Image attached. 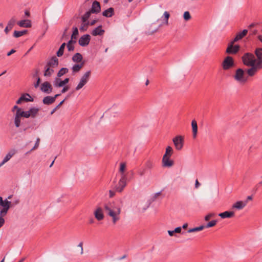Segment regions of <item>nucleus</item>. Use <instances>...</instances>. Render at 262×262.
I'll use <instances>...</instances> for the list:
<instances>
[{
	"mask_svg": "<svg viewBox=\"0 0 262 262\" xmlns=\"http://www.w3.org/2000/svg\"><path fill=\"white\" fill-rule=\"evenodd\" d=\"M103 208L105 214L112 217V223L115 225L120 219V207L116 206L114 202H108L104 204Z\"/></svg>",
	"mask_w": 262,
	"mask_h": 262,
	"instance_id": "f257e3e1",
	"label": "nucleus"
},
{
	"mask_svg": "<svg viewBox=\"0 0 262 262\" xmlns=\"http://www.w3.org/2000/svg\"><path fill=\"white\" fill-rule=\"evenodd\" d=\"M254 54L257 58L256 66L247 70V73L250 77L254 76L259 70L262 69V48H256Z\"/></svg>",
	"mask_w": 262,
	"mask_h": 262,
	"instance_id": "f03ea898",
	"label": "nucleus"
},
{
	"mask_svg": "<svg viewBox=\"0 0 262 262\" xmlns=\"http://www.w3.org/2000/svg\"><path fill=\"white\" fill-rule=\"evenodd\" d=\"M243 63L250 68L256 66V59L254 54L250 53H246L242 57Z\"/></svg>",
	"mask_w": 262,
	"mask_h": 262,
	"instance_id": "7ed1b4c3",
	"label": "nucleus"
},
{
	"mask_svg": "<svg viewBox=\"0 0 262 262\" xmlns=\"http://www.w3.org/2000/svg\"><path fill=\"white\" fill-rule=\"evenodd\" d=\"M91 75V71H88L84 73L80 78V80L76 87V91H78L82 89L89 81Z\"/></svg>",
	"mask_w": 262,
	"mask_h": 262,
	"instance_id": "20e7f679",
	"label": "nucleus"
},
{
	"mask_svg": "<svg viewBox=\"0 0 262 262\" xmlns=\"http://www.w3.org/2000/svg\"><path fill=\"white\" fill-rule=\"evenodd\" d=\"M234 61L233 57L230 56L226 57L222 63V67L224 70L227 71L234 67Z\"/></svg>",
	"mask_w": 262,
	"mask_h": 262,
	"instance_id": "39448f33",
	"label": "nucleus"
},
{
	"mask_svg": "<svg viewBox=\"0 0 262 262\" xmlns=\"http://www.w3.org/2000/svg\"><path fill=\"white\" fill-rule=\"evenodd\" d=\"M11 202L8 201L7 199L5 200H3V198L0 196V206L2 207L1 209L0 213L1 215H6L10 208Z\"/></svg>",
	"mask_w": 262,
	"mask_h": 262,
	"instance_id": "423d86ee",
	"label": "nucleus"
},
{
	"mask_svg": "<svg viewBox=\"0 0 262 262\" xmlns=\"http://www.w3.org/2000/svg\"><path fill=\"white\" fill-rule=\"evenodd\" d=\"M235 41L231 40L228 43L226 53L228 54H235L239 50L240 46L238 45H234Z\"/></svg>",
	"mask_w": 262,
	"mask_h": 262,
	"instance_id": "0eeeda50",
	"label": "nucleus"
},
{
	"mask_svg": "<svg viewBox=\"0 0 262 262\" xmlns=\"http://www.w3.org/2000/svg\"><path fill=\"white\" fill-rule=\"evenodd\" d=\"M126 176L125 174H122L120 179L114 188L117 192H121L126 185Z\"/></svg>",
	"mask_w": 262,
	"mask_h": 262,
	"instance_id": "6e6552de",
	"label": "nucleus"
},
{
	"mask_svg": "<svg viewBox=\"0 0 262 262\" xmlns=\"http://www.w3.org/2000/svg\"><path fill=\"white\" fill-rule=\"evenodd\" d=\"M234 79L238 82L245 83L247 79L245 77L244 71L241 68L237 69L234 76Z\"/></svg>",
	"mask_w": 262,
	"mask_h": 262,
	"instance_id": "1a4fd4ad",
	"label": "nucleus"
},
{
	"mask_svg": "<svg viewBox=\"0 0 262 262\" xmlns=\"http://www.w3.org/2000/svg\"><path fill=\"white\" fill-rule=\"evenodd\" d=\"M173 142L176 148L180 150L183 146V138L181 136H178L173 139Z\"/></svg>",
	"mask_w": 262,
	"mask_h": 262,
	"instance_id": "9d476101",
	"label": "nucleus"
},
{
	"mask_svg": "<svg viewBox=\"0 0 262 262\" xmlns=\"http://www.w3.org/2000/svg\"><path fill=\"white\" fill-rule=\"evenodd\" d=\"M162 166L164 167H170L174 164V162L170 159V157L164 155L162 160Z\"/></svg>",
	"mask_w": 262,
	"mask_h": 262,
	"instance_id": "9b49d317",
	"label": "nucleus"
},
{
	"mask_svg": "<svg viewBox=\"0 0 262 262\" xmlns=\"http://www.w3.org/2000/svg\"><path fill=\"white\" fill-rule=\"evenodd\" d=\"M91 39V36L89 34H85L80 37L78 40L80 46L85 47L89 45Z\"/></svg>",
	"mask_w": 262,
	"mask_h": 262,
	"instance_id": "f8f14e48",
	"label": "nucleus"
},
{
	"mask_svg": "<svg viewBox=\"0 0 262 262\" xmlns=\"http://www.w3.org/2000/svg\"><path fill=\"white\" fill-rule=\"evenodd\" d=\"M52 86L50 82L48 81L44 82L40 86V90L46 94H50L52 92Z\"/></svg>",
	"mask_w": 262,
	"mask_h": 262,
	"instance_id": "ddd939ff",
	"label": "nucleus"
},
{
	"mask_svg": "<svg viewBox=\"0 0 262 262\" xmlns=\"http://www.w3.org/2000/svg\"><path fill=\"white\" fill-rule=\"evenodd\" d=\"M59 78V77L55 78L53 82L54 86L56 88H60L64 86L67 84L70 80L69 78H66L63 80H61Z\"/></svg>",
	"mask_w": 262,
	"mask_h": 262,
	"instance_id": "4468645a",
	"label": "nucleus"
},
{
	"mask_svg": "<svg viewBox=\"0 0 262 262\" xmlns=\"http://www.w3.org/2000/svg\"><path fill=\"white\" fill-rule=\"evenodd\" d=\"M94 215L95 217L98 221H101L103 220L104 216L103 212V209L100 207H98L96 208L95 211H94Z\"/></svg>",
	"mask_w": 262,
	"mask_h": 262,
	"instance_id": "2eb2a0df",
	"label": "nucleus"
},
{
	"mask_svg": "<svg viewBox=\"0 0 262 262\" xmlns=\"http://www.w3.org/2000/svg\"><path fill=\"white\" fill-rule=\"evenodd\" d=\"M101 7L100 3L95 1L92 3V8L91 10H90V12H91L92 13H98L100 11Z\"/></svg>",
	"mask_w": 262,
	"mask_h": 262,
	"instance_id": "dca6fc26",
	"label": "nucleus"
},
{
	"mask_svg": "<svg viewBox=\"0 0 262 262\" xmlns=\"http://www.w3.org/2000/svg\"><path fill=\"white\" fill-rule=\"evenodd\" d=\"M33 101V99L31 98L29 94H25L22 95L21 97L17 100L16 103L19 104H20L22 101L29 102Z\"/></svg>",
	"mask_w": 262,
	"mask_h": 262,
	"instance_id": "f3484780",
	"label": "nucleus"
},
{
	"mask_svg": "<svg viewBox=\"0 0 262 262\" xmlns=\"http://www.w3.org/2000/svg\"><path fill=\"white\" fill-rule=\"evenodd\" d=\"M58 63H59L58 59L56 56H53L48 61L47 66L53 68L55 67H57L58 65Z\"/></svg>",
	"mask_w": 262,
	"mask_h": 262,
	"instance_id": "a211bd4d",
	"label": "nucleus"
},
{
	"mask_svg": "<svg viewBox=\"0 0 262 262\" xmlns=\"http://www.w3.org/2000/svg\"><path fill=\"white\" fill-rule=\"evenodd\" d=\"M247 204V201L245 202L240 201H237L235 203H234L232 206V208H235L238 210H241L244 208Z\"/></svg>",
	"mask_w": 262,
	"mask_h": 262,
	"instance_id": "6ab92c4d",
	"label": "nucleus"
},
{
	"mask_svg": "<svg viewBox=\"0 0 262 262\" xmlns=\"http://www.w3.org/2000/svg\"><path fill=\"white\" fill-rule=\"evenodd\" d=\"M16 23V19L14 17H12L8 23V26L5 29V32L7 34L13 28Z\"/></svg>",
	"mask_w": 262,
	"mask_h": 262,
	"instance_id": "aec40b11",
	"label": "nucleus"
},
{
	"mask_svg": "<svg viewBox=\"0 0 262 262\" xmlns=\"http://www.w3.org/2000/svg\"><path fill=\"white\" fill-rule=\"evenodd\" d=\"M104 33V30L102 29V26H99L94 29L91 32L93 36L102 35Z\"/></svg>",
	"mask_w": 262,
	"mask_h": 262,
	"instance_id": "412c9836",
	"label": "nucleus"
},
{
	"mask_svg": "<svg viewBox=\"0 0 262 262\" xmlns=\"http://www.w3.org/2000/svg\"><path fill=\"white\" fill-rule=\"evenodd\" d=\"M218 215L222 219L231 218L234 216V212L233 211H225L220 213Z\"/></svg>",
	"mask_w": 262,
	"mask_h": 262,
	"instance_id": "4be33fe9",
	"label": "nucleus"
},
{
	"mask_svg": "<svg viewBox=\"0 0 262 262\" xmlns=\"http://www.w3.org/2000/svg\"><path fill=\"white\" fill-rule=\"evenodd\" d=\"M248 33V30L244 29L242 32L238 33L235 38L233 39V41H237L239 40L242 39L244 36L246 35Z\"/></svg>",
	"mask_w": 262,
	"mask_h": 262,
	"instance_id": "5701e85b",
	"label": "nucleus"
},
{
	"mask_svg": "<svg viewBox=\"0 0 262 262\" xmlns=\"http://www.w3.org/2000/svg\"><path fill=\"white\" fill-rule=\"evenodd\" d=\"M21 116L18 112H16L14 115V122L15 126L16 127H19L20 126Z\"/></svg>",
	"mask_w": 262,
	"mask_h": 262,
	"instance_id": "b1692460",
	"label": "nucleus"
},
{
	"mask_svg": "<svg viewBox=\"0 0 262 262\" xmlns=\"http://www.w3.org/2000/svg\"><path fill=\"white\" fill-rule=\"evenodd\" d=\"M17 25L21 27L30 28L31 27V23L30 20L24 19L17 23Z\"/></svg>",
	"mask_w": 262,
	"mask_h": 262,
	"instance_id": "393cba45",
	"label": "nucleus"
},
{
	"mask_svg": "<svg viewBox=\"0 0 262 262\" xmlns=\"http://www.w3.org/2000/svg\"><path fill=\"white\" fill-rule=\"evenodd\" d=\"M84 62H82L80 63L75 64L72 68V70L73 73H78L80 71L84 66Z\"/></svg>",
	"mask_w": 262,
	"mask_h": 262,
	"instance_id": "a878e982",
	"label": "nucleus"
},
{
	"mask_svg": "<svg viewBox=\"0 0 262 262\" xmlns=\"http://www.w3.org/2000/svg\"><path fill=\"white\" fill-rule=\"evenodd\" d=\"M83 57L80 53H77L72 57V60L74 62L80 63L82 62Z\"/></svg>",
	"mask_w": 262,
	"mask_h": 262,
	"instance_id": "bb28decb",
	"label": "nucleus"
},
{
	"mask_svg": "<svg viewBox=\"0 0 262 262\" xmlns=\"http://www.w3.org/2000/svg\"><path fill=\"white\" fill-rule=\"evenodd\" d=\"M54 98H52V96H47L43 98L42 100V102L44 104L46 105H50L54 102Z\"/></svg>",
	"mask_w": 262,
	"mask_h": 262,
	"instance_id": "cd10ccee",
	"label": "nucleus"
},
{
	"mask_svg": "<svg viewBox=\"0 0 262 262\" xmlns=\"http://www.w3.org/2000/svg\"><path fill=\"white\" fill-rule=\"evenodd\" d=\"M191 126L192 128L193 137L195 138L198 133V125L195 120H193L191 122Z\"/></svg>",
	"mask_w": 262,
	"mask_h": 262,
	"instance_id": "c85d7f7f",
	"label": "nucleus"
},
{
	"mask_svg": "<svg viewBox=\"0 0 262 262\" xmlns=\"http://www.w3.org/2000/svg\"><path fill=\"white\" fill-rule=\"evenodd\" d=\"M15 151H9L6 156L4 158L3 161L2 162V164L4 165L5 163L8 162L12 157V156L15 154Z\"/></svg>",
	"mask_w": 262,
	"mask_h": 262,
	"instance_id": "c756f323",
	"label": "nucleus"
},
{
	"mask_svg": "<svg viewBox=\"0 0 262 262\" xmlns=\"http://www.w3.org/2000/svg\"><path fill=\"white\" fill-rule=\"evenodd\" d=\"M114 14V9L113 8H110L107 10H105L103 12V16L106 17H112Z\"/></svg>",
	"mask_w": 262,
	"mask_h": 262,
	"instance_id": "7c9ffc66",
	"label": "nucleus"
},
{
	"mask_svg": "<svg viewBox=\"0 0 262 262\" xmlns=\"http://www.w3.org/2000/svg\"><path fill=\"white\" fill-rule=\"evenodd\" d=\"M54 72V71L53 70L52 68H51L47 65L46 66L45 71L44 72L45 76H46V77L50 76Z\"/></svg>",
	"mask_w": 262,
	"mask_h": 262,
	"instance_id": "2f4dec72",
	"label": "nucleus"
},
{
	"mask_svg": "<svg viewBox=\"0 0 262 262\" xmlns=\"http://www.w3.org/2000/svg\"><path fill=\"white\" fill-rule=\"evenodd\" d=\"M66 46V43L65 42L62 43L60 46L59 50L56 53V55L58 57H61L63 55Z\"/></svg>",
	"mask_w": 262,
	"mask_h": 262,
	"instance_id": "473e14b6",
	"label": "nucleus"
},
{
	"mask_svg": "<svg viewBox=\"0 0 262 262\" xmlns=\"http://www.w3.org/2000/svg\"><path fill=\"white\" fill-rule=\"evenodd\" d=\"M39 109L36 107H32L29 110L30 117L34 118L37 114Z\"/></svg>",
	"mask_w": 262,
	"mask_h": 262,
	"instance_id": "72a5a7b5",
	"label": "nucleus"
},
{
	"mask_svg": "<svg viewBox=\"0 0 262 262\" xmlns=\"http://www.w3.org/2000/svg\"><path fill=\"white\" fill-rule=\"evenodd\" d=\"M89 26V21H82L81 26L79 28L80 31L81 32L85 31L88 29Z\"/></svg>",
	"mask_w": 262,
	"mask_h": 262,
	"instance_id": "f704fd0d",
	"label": "nucleus"
},
{
	"mask_svg": "<svg viewBox=\"0 0 262 262\" xmlns=\"http://www.w3.org/2000/svg\"><path fill=\"white\" fill-rule=\"evenodd\" d=\"M153 166H154V163L151 160L148 159L145 162V167L144 168L146 169H151V168H152Z\"/></svg>",
	"mask_w": 262,
	"mask_h": 262,
	"instance_id": "c9c22d12",
	"label": "nucleus"
},
{
	"mask_svg": "<svg viewBox=\"0 0 262 262\" xmlns=\"http://www.w3.org/2000/svg\"><path fill=\"white\" fill-rule=\"evenodd\" d=\"M69 69L67 68H61L57 73V77H60L66 73H68Z\"/></svg>",
	"mask_w": 262,
	"mask_h": 262,
	"instance_id": "e433bc0d",
	"label": "nucleus"
},
{
	"mask_svg": "<svg viewBox=\"0 0 262 262\" xmlns=\"http://www.w3.org/2000/svg\"><path fill=\"white\" fill-rule=\"evenodd\" d=\"M27 32V30H24L21 31H15L13 33V36L16 38H18L25 35Z\"/></svg>",
	"mask_w": 262,
	"mask_h": 262,
	"instance_id": "4c0bfd02",
	"label": "nucleus"
},
{
	"mask_svg": "<svg viewBox=\"0 0 262 262\" xmlns=\"http://www.w3.org/2000/svg\"><path fill=\"white\" fill-rule=\"evenodd\" d=\"M92 13L90 12V11H87L82 17H81V21H88L89 18H90L91 14Z\"/></svg>",
	"mask_w": 262,
	"mask_h": 262,
	"instance_id": "58836bf2",
	"label": "nucleus"
},
{
	"mask_svg": "<svg viewBox=\"0 0 262 262\" xmlns=\"http://www.w3.org/2000/svg\"><path fill=\"white\" fill-rule=\"evenodd\" d=\"M204 228H205V226L201 225L199 227H197L195 228H193L189 229L188 230V232L191 233V232H196V231H199L202 230Z\"/></svg>",
	"mask_w": 262,
	"mask_h": 262,
	"instance_id": "ea45409f",
	"label": "nucleus"
},
{
	"mask_svg": "<svg viewBox=\"0 0 262 262\" xmlns=\"http://www.w3.org/2000/svg\"><path fill=\"white\" fill-rule=\"evenodd\" d=\"M78 35V30L77 27H73V33L71 35L72 39H76L77 36Z\"/></svg>",
	"mask_w": 262,
	"mask_h": 262,
	"instance_id": "a19ab883",
	"label": "nucleus"
},
{
	"mask_svg": "<svg viewBox=\"0 0 262 262\" xmlns=\"http://www.w3.org/2000/svg\"><path fill=\"white\" fill-rule=\"evenodd\" d=\"M173 152V149L172 148L168 146L166 148L165 153L164 155H166L168 157H171Z\"/></svg>",
	"mask_w": 262,
	"mask_h": 262,
	"instance_id": "79ce46f5",
	"label": "nucleus"
},
{
	"mask_svg": "<svg viewBox=\"0 0 262 262\" xmlns=\"http://www.w3.org/2000/svg\"><path fill=\"white\" fill-rule=\"evenodd\" d=\"M217 222V220H212L207 223V224L205 226V228H208L213 227L216 224Z\"/></svg>",
	"mask_w": 262,
	"mask_h": 262,
	"instance_id": "37998d69",
	"label": "nucleus"
},
{
	"mask_svg": "<svg viewBox=\"0 0 262 262\" xmlns=\"http://www.w3.org/2000/svg\"><path fill=\"white\" fill-rule=\"evenodd\" d=\"M19 114L21 115V117L28 118L30 117L29 110L28 111H24L21 109Z\"/></svg>",
	"mask_w": 262,
	"mask_h": 262,
	"instance_id": "c03bdc74",
	"label": "nucleus"
},
{
	"mask_svg": "<svg viewBox=\"0 0 262 262\" xmlns=\"http://www.w3.org/2000/svg\"><path fill=\"white\" fill-rule=\"evenodd\" d=\"M126 168V164L125 163H121L120 166V169L119 171L122 174H124V171Z\"/></svg>",
	"mask_w": 262,
	"mask_h": 262,
	"instance_id": "a18cd8bd",
	"label": "nucleus"
},
{
	"mask_svg": "<svg viewBox=\"0 0 262 262\" xmlns=\"http://www.w3.org/2000/svg\"><path fill=\"white\" fill-rule=\"evenodd\" d=\"M215 216V214L214 213H209L205 216L204 220L206 221H208L210 219L214 217Z\"/></svg>",
	"mask_w": 262,
	"mask_h": 262,
	"instance_id": "49530a36",
	"label": "nucleus"
},
{
	"mask_svg": "<svg viewBox=\"0 0 262 262\" xmlns=\"http://www.w3.org/2000/svg\"><path fill=\"white\" fill-rule=\"evenodd\" d=\"M40 143V139L39 138H37L35 142V144L34 146L33 147V148L30 150V152L37 149Z\"/></svg>",
	"mask_w": 262,
	"mask_h": 262,
	"instance_id": "de8ad7c7",
	"label": "nucleus"
},
{
	"mask_svg": "<svg viewBox=\"0 0 262 262\" xmlns=\"http://www.w3.org/2000/svg\"><path fill=\"white\" fill-rule=\"evenodd\" d=\"M146 170L145 168L139 169L137 171L138 174L140 177L143 176L146 172Z\"/></svg>",
	"mask_w": 262,
	"mask_h": 262,
	"instance_id": "09e8293b",
	"label": "nucleus"
},
{
	"mask_svg": "<svg viewBox=\"0 0 262 262\" xmlns=\"http://www.w3.org/2000/svg\"><path fill=\"white\" fill-rule=\"evenodd\" d=\"M183 16L185 20H188L191 18L190 14L188 11L185 12Z\"/></svg>",
	"mask_w": 262,
	"mask_h": 262,
	"instance_id": "8fccbe9b",
	"label": "nucleus"
},
{
	"mask_svg": "<svg viewBox=\"0 0 262 262\" xmlns=\"http://www.w3.org/2000/svg\"><path fill=\"white\" fill-rule=\"evenodd\" d=\"M163 16L164 17V20H165L166 24H168V18L169 17V13L167 11H165L163 14Z\"/></svg>",
	"mask_w": 262,
	"mask_h": 262,
	"instance_id": "3c124183",
	"label": "nucleus"
},
{
	"mask_svg": "<svg viewBox=\"0 0 262 262\" xmlns=\"http://www.w3.org/2000/svg\"><path fill=\"white\" fill-rule=\"evenodd\" d=\"M5 215H1V213H0V228L3 226L5 223V220L4 217Z\"/></svg>",
	"mask_w": 262,
	"mask_h": 262,
	"instance_id": "603ef678",
	"label": "nucleus"
},
{
	"mask_svg": "<svg viewBox=\"0 0 262 262\" xmlns=\"http://www.w3.org/2000/svg\"><path fill=\"white\" fill-rule=\"evenodd\" d=\"M16 110V112H18V114L20 113L21 108L19 107L17 105H14L12 110V112H14V111Z\"/></svg>",
	"mask_w": 262,
	"mask_h": 262,
	"instance_id": "864d4df0",
	"label": "nucleus"
},
{
	"mask_svg": "<svg viewBox=\"0 0 262 262\" xmlns=\"http://www.w3.org/2000/svg\"><path fill=\"white\" fill-rule=\"evenodd\" d=\"M257 39L258 40L262 43V29L259 31L257 35Z\"/></svg>",
	"mask_w": 262,
	"mask_h": 262,
	"instance_id": "5fc2aeb1",
	"label": "nucleus"
},
{
	"mask_svg": "<svg viewBox=\"0 0 262 262\" xmlns=\"http://www.w3.org/2000/svg\"><path fill=\"white\" fill-rule=\"evenodd\" d=\"M67 48L69 51H73L74 50V46L73 45H68L67 44Z\"/></svg>",
	"mask_w": 262,
	"mask_h": 262,
	"instance_id": "6e6d98bb",
	"label": "nucleus"
},
{
	"mask_svg": "<svg viewBox=\"0 0 262 262\" xmlns=\"http://www.w3.org/2000/svg\"><path fill=\"white\" fill-rule=\"evenodd\" d=\"M40 82V78L39 77H37V81L34 84V87L35 88H37L39 86Z\"/></svg>",
	"mask_w": 262,
	"mask_h": 262,
	"instance_id": "4d7b16f0",
	"label": "nucleus"
},
{
	"mask_svg": "<svg viewBox=\"0 0 262 262\" xmlns=\"http://www.w3.org/2000/svg\"><path fill=\"white\" fill-rule=\"evenodd\" d=\"M161 193L159 192H157V193H156L151 198V201H154L156 200V199H157V198L160 195Z\"/></svg>",
	"mask_w": 262,
	"mask_h": 262,
	"instance_id": "13d9d810",
	"label": "nucleus"
},
{
	"mask_svg": "<svg viewBox=\"0 0 262 262\" xmlns=\"http://www.w3.org/2000/svg\"><path fill=\"white\" fill-rule=\"evenodd\" d=\"M182 231V228L181 227H177L176 228H175V229L174 230V233H181Z\"/></svg>",
	"mask_w": 262,
	"mask_h": 262,
	"instance_id": "bf43d9fd",
	"label": "nucleus"
},
{
	"mask_svg": "<svg viewBox=\"0 0 262 262\" xmlns=\"http://www.w3.org/2000/svg\"><path fill=\"white\" fill-rule=\"evenodd\" d=\"M76 42V39H72V38L71 37V39L68 41L67 44L74 45V44Z\"/></svg>",
	"mask_w": 262,
	"mask_h": 262,
	"instance_id": "052dcab7",
	"label": "nucleus"
},
{
	"mask_svg": "<svg viewBox=\"0 0 262 262\" xmlns=\"http://www.w3.org/2000/svg\"><path fill=\"white\" fill-rule=\"evenodd\" d=\"M69 86H65L62 89L61 92V93H64L66 92H67L69 90Z\"/></svg>",
	"mask_w": 262,
	"mask_h": 262,
	"instance_id": "680f3d73",
	"label": "nucleus"
},
{
	"mask_svg": "<svg viewBox=\"0 0 262 262\" xmlns=\"http://www.w3.org/2000/svg\"><path fill=\"white\" fill-rule=\"evenodd\" d=\"M38 72H39L38 70V69H36V70H35V73H34V74L32 75V77H33V78H37V77H38Z\"/></svg>",
	"mask_w": 262,
	"mask_h": 262,
	"instance_id": "e2e57ef3",
	"label": "nucleus"
},
{
	"mask_svg": "<svg viewBox=\"0 0 262 262\" xmlns=\"http://www.w3.org/2000/svg\"><path fill=\"white\" fill-rule=\"evenodd\" d=\"M15 52H16V51H15L14 49H12L10 52H9L7 53V55L8 56H10L11 54H13V53H15Z\"/></svg>",
	"mask_w": 262,
	"mask_h": 262,
	"instance_id": "0e129e2a",
	"label": "nucleus"
},
{
	"mask_svg": "<svg viewBox=\"0 0 262 262\" xmlns=\"http://www.w3.org/2000/svg\"><path fill=\"white\" fill-rule=\"evenodd\" d=\"M200 186V183L199 182L198 180H195V187L196 188H199V187Z\"/></svg>",
	"mask_w": 262,
	"mask_h": 262,
	"instance_id": "69168bd1",
	"label": "nucleus"
},
{
	"mask_svg": "<svg viewBox=\"0 0 262 262\" xmlns=\"http://www.w3.org/2000/svg\"><path fill=\"white\" fill-rule=\"evenodd\" d=\"M168 233L170 236H172L174 235V230H172V231L168 230Z\"/></svg>",
	"mask_w": 262,
	"mask_h": 262,
	"instance_id": "338daca9",
	"label": "nucleus"
},
{
	"mask_svg": "<svg viewBox=\"0 0 262 262\" xmlns=\"http://www.w3.org/2000/svg\"><path fill=\"white\" fill-rule=\"evenodd\" d=\"M96 22H97V20H93L91 23H89V25L93 26L96 24Z\"/></svg>",
	"mask_w": 262,
	"mask_h": 262,
	"instance_id": "774afa93",
	"label": "nucleus"
}]
</instances>
